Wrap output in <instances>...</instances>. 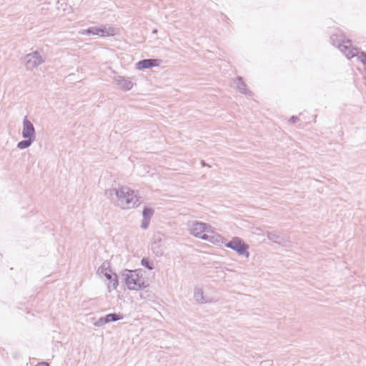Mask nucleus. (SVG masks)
Returning <instances> with one entry per match:
<instances>
[{"label":"nucleus","mask_w":366,"mask_h":366,"mask_svg":"<svg viewBox=\"0 0 366 366\" xmlns=\"http://www.w3.org/2000/svg\"><path fill=\"white\" fill-rule=\"evenodd\" d=\"M105 194L109 197L115 195L117 198L118 206L124 209L134 208L140 204L135 191L127 186L108 189Z\"/></svg>","instance_id":"f257e3e1"},{"label":"nucleus","mask_w":366,"mask_h":366,"mask_svg":"<svg viewBox=\"0 0 366 366\" xmlns=\"http://www.w3.org/2000/svg\"><path fill=\"white\" fill-rule=\"evenodd\" d=\"M122 275L124 277L127 288L130 290H141L149 286L142 277L141 270L125 269Z\"/></svg>","instance_id":"f03ea898"},{"label":"nucleus","mask_w":366,"mask_h":366,"mask_svg":"<svg viewBox=\"0 0 366 366\" xmlns=\"http://www.w3.org/2000/svg\"><path fill=\"white\" fill-rule=\"evenodd\" d=\"M330 39L332 45L337 47L347 59H350L357 56V49L352 47L351 41L346 39L344 35L333 34Z\"/></svg>","instance_id":"7ed1b4c3"},{"label":"nucleus","mask_w":366,"mask_h":366,"mask_svg":"<svg viewBox=\"0 0 366 366\" xmlns=\"http://www.w3.org/2000/svg\"><path fill=\"white\" fill-rule=\"evenodd\" d=\"M81 35H98L99 36H113L118 33V29L113 26H102L101 27L91 26L79 32Z\"/></svg>","instance_id":"20e7f679"},{"label":"nucleus","mask_w":366,"mask_h":366,"mask_svg":"<svg viewBox=\"0 0 366 366\" xmlns=\"http://www.w3.org/2000/svg\"><path fill=\"white\" fill-rule=\"evenodd\" d=\"M226 247L235 251L239 255L249 257V245L246 244L240 237H234L232 239L224 243Z\"/></svg>","instance_id":"39448f33"},{"label":"nucleus","mask_w":366,"mask_h":366,"mask_svg":"<svg viewBox=\"0 0 366 366\" xmlns=\"http://www.w3.org/2000/svg\"><path fill=\"white\" fill-rule=\"evenodd\" d=\"M44 62V59L38 51L27 54L24 56V64L27 71H31L37 68Z\"/></svg>","instance_id":"423d86ee"},{"label":"nucleus","mask_w":366,"mask_h":366,"mask_svg":"<svg viewBox=\"0 0 366 366\" xmlns=\"http://www.w3.org/2000/svg\"><path fill=\"white\" fill-rule=\"evenodd\" d=\"M98 272L103 274L105 276V277L110 281L113 290H115L117 287V275L115 273H112L109 262H104L98 269Z\"/></svg>","instance_id":"0eeeda50"},{"label":"nucleus","mask_w":366,"mask_h":366,"mask_svg":"<svg viewBox=\"0 0 366 366\" xmlns=\"http://www.w3.org/2000/svg\"><path fill=\"white\" fill-rule=\"evenodd\" d=\"M164 236L161 232H157L153 236L151 249L157 257H162L164 253Z\"/></svg>","instance_id":"6e6552de"},{"label":"nucleus","mask_w":366,"mask_h":366,"mask_svg":"<svg viewBox=\"0 0 366 366\" xmlns=\"http://www.w3.org/2000/svg\"><path fill=\"white\" fill-rule=\"evenodd\" d=\"M188 226L190 234L202 239V236L205 234L204 232H208L207 229L210 227L207 224L198 221H192Z\"/></svg>","instance_id":"1a4fd4ad"},{"label":"nucleus","mask_w":366,"mask_h":366,"mask_svg":"<svg viewBox=\"0 0 366 366\" xmlns=\"http://www.w3.org/2000/svg\"><path fill=\"white\" fill-rule=\"evenodd\" d=\"M22 137L24 139H36L35 128L26 116L23 119Z\"/></svg>","instance_id":"9d476101"},{"label":"nucleus","mask_w":366,"mask_h":366,"mask_svg":"<svg viewBox=\"0 0 366 366\" xmlns=\"http://www.w3.org/2000/svg\"><path fill=\"white\" fill-rule=\"evenodd\" d=\"M114 79L118 87L123 91H129L133 87V82L129 78L117 75Z\"/></svg>","instance_id":"9b49d317"},{"label":"nucleus","mask_w":366,"mask_h":366,"mask_svg":"<svg viewBox=\"0 0 366 366\" xmlns=\"http://www.w3.org/2000/svg\"><path fill=\"white\" fill-rule=\"evenodd\" d=\"M160 59H145L140 60L137 63V68L138 69H147L159 65Z\"/></svg>","instance_id":"f8f14e48"},{"label":"nucleus","mask_w":366,"mask_h":366,"mask_svg":"<svg viewBox=\"0 0 366 366\" xmlns=\"http://www.w3.org/2000/svg\"><path fill=\"white\" fill-rule=\"evenodd\" d=\"M267 237L268 239L273 242L274 243L285 245V239L284 237L281 235V234L277 231H270L267 232Z\"/></svg>","instance_id":"ddd939ff"},{"label":"nucleus","mask_w":366,"mask_h":366,"mask_svg":"<svg viewBox=\"0 0 366 366\" xmlns=\"http://www.w3.org/2000/svg\"><path fill=\"white\" fill-rule=\"evenodd\" d=\"M202 239L208 241L215 244H223L225 241V239L220 234H207L202 236Z\"/></svg>","instance_id":"4468645a"},{"label":"nucleus","mask_w":366,"mask_h":366,"mask_svg":"<svg viewBox=\"0 0 366 366\" xmlns=\"http://www.w3.org/2000/svg\"><path fill=\"white\" fill-rule=\"evenodd\" d=\"M234 83L236 85L237 89L245 95H252V92L247 89V85L244 82L242 77L237 76L234 80Z\"/></svg>","instance_id":"2eb2a0df"},{"label":"nucleus","mask_w":366,"mask_h":366,"mask_svg":"<svg viewBox=\"0 0 366 366\" xmlns=\"http://www.w3.org/2000/svg\"><path fill=\"white\" fill-rule=\"evenodd\" d=\"M194 298L198 303H204V295L203 291L200 288H195L194 292Z\"/></svg>","instance_id":"dca6fc26"},{"label":"nucleus","mask_w":366,"mask_h":366,"mask_svg":"<svg viewBox=\"0 0 366 366\" xmlns=\"http://www.w3.org/2000/svg\"><path fill=\"white\" fill-rule=\"evenodd\" d=\"M105 317L107 320V323L122 320L124 317L123 315L120 313H110L107 315Z\"/></svg>","instance_id":"f3484780"},{"label":"nucleus","mask_w":366,"mask_h":366,"mask_svg":"<svg viewBox=\"0 0 366 366\" xmlns=\"http://www.w3.org/2000/svg\"><path fill=\"white\" fill-rule=\"evenodd\" d=\"M35 140L31 139H25L24 140L20 141L17 144V147L20 149H24L29 147Z\"/></svg>","instance_id":"a211bd4d"},{"label":"nucleus","mask_w":366,"mask_h":366,"mask_svg":"<svg viewBox=\"0 0 366 366\" xmlns=\"http://www.w3.org/2000/svg\"><path fill=\"white\" fill-rule=\"evenodd\" d=\"M154 210L149 207H144L142 211L143 219H151L153 216Z\"/></svg>","instance_id":"6ab92c4d"},{"label":"nucleus","mask_w":366,"mask_h":366,"mask_svg":"<svg viewBox=\"0 0 366 366\" xmlns=\"http://www.w3.org/2000/svg\"><path fill=\"white\" fill-rule=\"evenodd\" d=\"M141 264L142 266H144V267L147 268L149 270H152L154 269L153 263L149 261V259L147 258H145V257L142 258L141 260Z\"/></svg>","instance_id":"aec40b11"},{"label":"nucleus","mask_w":366,"mask_h":366,"mask_svg":"<svg viewBox=\"0 0 366 366\" xmlns=\"http://www.w3.org/2000/svg\"><path fill=\"white\" fill-rule=\"evenodd\" d=\"M107 323V320L106 317H100L98 320L94 322V325L96 327H101Z\"/></svg>","instance_id":"412c9836"},{"label":"nucleus","mask_w":366,"mask_h":366,"mask_svg":"<svg viewBox=\"0 0 366 366\" xmlns=\"http://www.w3.org/2000/svg\"><path fill=\"white\" fill-rule=\"evenodd\" d=\"M357 59L364 64H366V52L362 51L360 55L357 56Z\"/></svg>","instance_id":"4be33fe9"},{"label":"nucleus","mask_w":366,"mask_h":366,"mask_svg":"<svg viewBox=\"0 0 366 366\" xmlns=\"http://www.w3.org/2000/svg\"><path fill=\"white\" fill-rule=\"evenodd\" d=\"M149 222H150L149 219H143L142 221L141 227L143 229H147L149 227Z\"/></svg>","instance_id":"5701e85b"},{"label":"nucleus","mask_w":366,"mask_h":366,"mask_svg":"<svg viewBox=\"0 0 366 366\" xmlns=\"http://www.w3.org/2000/svg\"><path fill=\"white\" fill-rule=\"evenodd\" d=\"M298 117H296V116H292L290 119V122H292V123H295L298 121Z\"/></svg>","instance_id":"b1692460"},{"label":"nucleus","mask_w":366,"mask_h":366,"mask_svg":"<svg viewBox=\"0 0 366 366\" xmlns=\"http://www.w3.org/2000/svg\"><path fill=\"white\" fill-rule=\"evenodd\" d=\"M152 33L153 34L157 33V29H153Z\"/></svg>","instance_id":"393cba45"},{"label":"nucleus","mask_w":366,"mask_h":366,"mask_svg":"<svg viewBox=\"0 0 366 366\" xmlns=\"http://www.w3.org/2000/svg\"><path fill=\"white\" fill-rule=\"evenodd\" d=\"M202 164L203 166L206 165V164H205V162H204V161H202Z\"/></svg>","instance_id":"a878e982"},{"label":"nucleus","mask_w":366,"mask_h":366,"mask_svg":"<svg viewBox=\"0 0 366 366\" xmlns=\"http://www.w3.org/2000/svg\"><path fill=\"white\" fill-rule=\"evenodd\" d=\"M140 298H141V299H143V298H144V297H143V295H142V294L140 295Z\"/></svg>","instance_id":"bb28decb"}]
</instances>
